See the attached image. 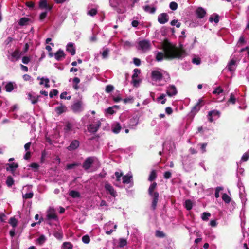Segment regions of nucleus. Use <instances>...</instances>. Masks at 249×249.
Masks as SVG:
<instances>
[{"instance_id": "f257e3e1", "label": "nucleus", "mask_w": 249, "mask_h": 249, "mask_svg": "<svg viewBox=\"0 0 249 249\" xmlns=\"http://www.w3.org/2000/svg\"><path fill=\"white\" fill-rule=\"evenodd\" d=\"M164 53L158 52L156 54V59L161 61L164 57L168 58H182L186 55L185 52L170 44H165L163 47Z\"/></svg>"}, {"instance_id": "f03ea898", "label": "nucleus", "mask_w": 249, "mask_h": 249, "mask_svg": "<svg viewBox=\"0 0 249 249\" xmlns=\"http://www.w3.org/2000/svg\"><path fill=\"white\" fill-rule=\"evenodd\" d=\"M151 78L156 82H160L162 80H164V82H167L170 79V76L165 71L159 69L152 71Z\"/></svg>"}, {"instance_id": "7ed1b4c3", "label": "nucleus", "mask_w": 249, "mask_h": 249, "mask_svg": "<svg viewBox=\"0 0 249 249\" xmlns=\"http://www.w3.org/2000/svg\"><path fill=\"white\" fill-rule=\"evenodd\" d=\"M151 49V43L149 41L143 40L138 43V50L142 53L146 52Z\"/></svg>"}, {"instance_id": "20e7f679", "label": "nucleus", "mask_w": 249, "mask_h": 249, "mask_svg": "<svg viewBox=\"0 0 249 249\" xmlns=\"http://www.w3.org/2000/svg\"><path fill=\"white\" fill-rule=\"evenodd\" d=\"M104 228L106 231V233L110 235L113 231L116 230L117 225L114 224L113 222L111 221H109L104 226Z\"/></svg>"}, {"instance_id": "39448f33", "label": "nucleus", "mask_w": 249, "mask_h": 249, "mask_svg": "<svg viewBox=\"0 0 249 249\" xmlns=\"http://www.w3.org/2000/svg\"><path fill=\"white\" fill-rule=\"evenodd\" d=\"M237 63L238 60L237 58L234 57L231 58L227 66L228 70L231 72H234L237 65Z\"/></svg>"}, {"instance_id": "423d86ee", "label": "nucleus", "mask_w": 249, "mask_h": 249, "mask_svg": "<svg viewBox=\"0 0 249 249\" xmlns=\"http://www.w3.org/2000/svg\"><path fill=\"white\" fill-rule=\"evenodd\" d=\"M220 117L219 111L213 110L209 111L208 115V118L209 121L212 122L214 120L218 119Z\"/></svg>"}, {"instance_id": "0eeeda50", "label": "nucleus", "mask_w": 249, "mask_h": 249, "mask_svg": "<svg viewBox=\"0 0 249 249\" xmlns=\"http://www.w3.org/2000/svg\"><path fill=\"white\" fill-rule=\"evenodd\" d=\"M21 55V53L18 50H16L14 52H12L10 55H8V59L12 61L15 62L17 61L19 59Z\"/></svg>"}, {"instance_id": "6e6552de", "label": "nucleus", "mask_w": 249, "mask_h": 249, "mask_svg": "<svg viewBox=\"0 0 249 249\" xmlns=\"http://www.w3.org/2000/svg\"><path fill=\"white\" fill-rule=\"evenodd\" d=\"M178 93L176 87L173 85H171L168 86L166 88V93L168 96L172 97L176 95Z\"/></svg>"}, {"instance_id": "1a4fd4ad", "label": "nucleus", "mask_w": 249, "mask_h": 249, "mask_svg": "<svg viewBox=\"0 0 249 249\" xmlns=\"http://www.w3.org/2000/svg\"><path fill=\"white\" fill-rule=\"evenodd\" d=\"M95 159V158L93 157L87 158L83 163V167L85 170L89 169L91 167V164L93 163Z\"/></svg>"}, {"instance_id": "9d476101", "label": "nucleus", "mask_w": 249, "mask_h": 249, "mask_svg": "<svg viewBox=\"0 0 249 249\" xmlns=\"http://www.w3.org/2000/svg\"><path fill=\"white\" fill-rule=\"evenodd\" d=\"M100 126V122L99 121H97L89 124L88 127V129L89 131L91 133H95L97 131Z\"/></svg>"}, {"instance_id": "9b49d317", "label": "nucleus", "mask_w": 249, "mask_h": 249, "mask_svg": "<svg viewBox=\"0 0 249 249\" xmlns=\"http://www.w3.org/2000/svg\"><path fill=\"white\" fill-rule=\"evenodd\" d=\"M47 217L48 219L57 220V216L54 209L50 208L47 211Z\"/></svg>"}, {"instance_id": "f8f14e48", "label": "nucleus", "mask_w": 249, "mask_h": 249, "mask_svg": "<svg viewBox=\"0 0 249 249\" xmlns=\"http://www.w3.org/2000/svg\"><path fill=\"white\" fill-rule=\"evenodd\" d=\"M138 123L139 118L135 116L129 120L128 126L130 129H135Z\"/></svg>"}, {"instance_id": "ddd939ff", "label": "nucleus", "mask_w": 249, "mask_h": 249, "mask_svg": "<svg viewBox=\"0 0 249 249\" xmlns=\"http://www.w3.org/2000/svg\"><path fill=\"white\" fill-rule=\"evenodd\" d=\"M169 20L168 15L165 13L160 14L158 16V22L162 24H165Z\"/></svg>"}, {"instance_id": "4468645a", "label": "nucleus", "mask_w": 249, "mask_h": 249, "mask_svg": "<svg viewBox=\"0 0 249 249\" xmlns=\"http://www.w3.org/2000/svg\"><path fill=\"white\" fill-rule=\"evenodd\" d=\"M39 97L38 95L34 92L29 93L28 94V98L31 101L33 104H35L38 102Z\"/></svg>"}, {"instance_id": "2eb2a0df", "label": "nucleus", "mask_w": 249, "mask_h": 249, "mask_svg": "<svg viewBox=\"0 0 249 249\" xmlns=\"http://www.w3.org/2000/svg\"><path fill=\"white\" fill-rule=\"evenodd\" d=\"M82 109V103L80 101L75 102L72 106V109L74 112H80Z\"/></svg>"}, {"instance_id": "dca6fc26", "label": "nucleus", "mask_w": 249, "mask_h": 249, "mask_svg": "<svg viewBox=\"0 0 249 249\" xmlns=\"http://www.w3.org/2000/svg\"><path fill=\"white\" fill-rule=\"evenodd\" d=\"M39 8L41 9H45L46 11H49L52 7L50 6L47 3L46 0H41L39 4Z\"/></svg>"}, {"instance_id": "f3484780", "label": "nucleus", "mask_w": 249, "mask_h": 249, "mask_svg": "<svg viewBox=\"0 0 249 249\" xmlns=\"http://www.w3.org/2000/svg\"><path fill=\"white\" fill-rule=\"evenodd\" d=\"M56 112L60 115L64 112H65L67 110V107L66 106L63 105L62 103H60V106L57 107L55 108Z\"/></svg>"}, {"instance_id": "a211bd4d", "label": "nucleus", "mask_w": 249, "mask_h": 249, "mask_svg": "<svg viewBox=\"0 0 249 249\" xmlns=\"http://www.w3.org/2000/svg\"><path fill=\"white\" fill-rule=\"evenodd\" d=\"M203 100L202 99H199L197 104L193 107L192 109V112L193 113H196L200 109L201 107L203 105Z\"/></svg>"}, {"instance_id": "6ab92c4d", "label": "nucleus", "mask_w": 249, "mask_h": 249, "mask_svg": "<svg viewBox=\"0 0 249 249\" xmlns=\"http://www.w3.org/2000/svg\"><path fill=\"white\" fill-rule=\"evenodd\" d=\"M65 57V54L62 50H59L55 54L54 57L57 61H61Z\"/></svg>"}, {"instance_id": "aec40b11", "label": "nucleus", "mask_w": 249, "mask_h": 249, "mask_svg": "<svg viewBox=\"0 0 249 249\" xmlns=\"http://www.w3.org/2000/svg\"><path fill=\"white\" fill-rule=\"evenodd\" d=\"M121 129L120 124L118 122L114 123L111 126V129L113 133L117 134L119 133Z\"/></svg>"}, {"instance_id": "412c9836", "label": "nucleus", "mask_w": 249, "mask_h": 249, "mask_svg": "<svg viewBox=\"0 0 249 249\" xmlns=\"http://www.w3.org/2000/svg\"><path fill=\"white\" fill-rule=\"evenodd\" d=\"M105 187L106 190L112 196L115 197L116 196V191L114 190L112 186H111L110 184L106 183L105 184Z\"/></svg>"}, {"instance_id": "4be33fe9", "label": "nucleus", "mask_w": 249, "mask_h": 249, "mask_svg": "<svg viewBox=\"0 0 249 249\" xmlns=\"http://www.w3.org/2000/svg\"><path fill=\"white\" fill-rule=\"evenodd\" d=\"M153 197V201L152 203V208L153 210H155L156 209L157 202L159 198V193L157 192H155L153 194V196H152Z\"/></svg>"}, {"instance_id": "5701e85b", "label": "nucleus", "mask_w": 249, "mask_h": 249, "mask_svg": "<svg viewBox=\"0 0 249 249\" xmlns=\"http://www.w3.org/2000/svg\"><path fill=\"white\" fill-rule=\"evenodd\" d=\"M37 80H40V82L39 83V84L40 85H44V87L45 88H49L50 87V85H49V82H50V80L48 78H40V77H38L37 78Z\"/></svg>"}, {"instance_id": "b1692460", "label": "nucleus", "mask_w": 249, "mask_h": 249, "mask_svg": "<svg viewBox=\"0 0 249 249\" xmlns=\"http://www.w3.org/2000/svg\"><path fill=\"white\" fill-rule=\"evenodd\" d=\"M196 14L199 18H202L205 17L206 12L203 8L199 7L196 10Z\"/></svg>"}, {"instance_id": "393cba45", "label": "nucleus", "mask_w": 249, "mask_h": 249, "mask_svg": "<svg viewBox=\"0 0 249 249\" xmlns=\"http://www.w3.org/2000/svg\"><path fill=\"white\" fill-rule=\"evenodd\" d=\"M47 238L44 235H40L36 240V243L37 245H42L46 241Z\"/></svg>"}, {"instance_id": "a878e982", "label": "nucleus", "mask_w": 249, "mask_h": 249, "mask_svg": "<svg viewBox=\"0 0 249 249\" xmlns=\"http://www.w3.org/2000/svg\"><path fill=\"white\" fill-rule=\"evenodd\" d=\"M66 50L71 53V55H74L75 54V48L73 46V44L71 43H69L67 44Z\"/></svg>"}, {"instance_id": "bb28decb", "label": "nucleus", "mask_w": 249, "mask_h": 249, "mask_svg": "<svg viewBox=\"0 0 249 249\" xmlns=\"http://www.w3.org/2000/svg\"><path fill=\"white\" fill-rule=\"evenodd\" d=\"M80 80L78 77H74L72 80V87L73 89L76 90H78L79 89V86H78V84L80 83Z\"/></svg>"}, {"instance_id": "cd10ccee", "label": "nucleus", "mask_w": 249, "mask_h": 249, "mask_svg": "<svg viewBox=\"0 0 249 249\" xmlns=\"http://www.w3.org/2000/svg\"><path fill=\"white\" fill-rule=\"evenodd\" d=\"M132 178V176L130 174H127L126 175L124 176L122 178L123 183L124 184H127L131 182Z\"/></svg>"}, {"instance_id": "c85d7f7f", "label": "nucleus", "mask_w": 249, "mask_h": 249, "mask_svg": "<svg viewBox=\"0 0 249 249\" xmlns=\"http://www.w3.org/2000/svg\"><path fill=\"white\" fill-rule=\"evenodd\" d=\"M79 145V142L77 140L72 141L68 147V149L70 150H74L76 149Z\"/></svg>"}, {"instance_id": "c756f323", "label": "nucleus", "mask_w": 249, "mask_h": 249, "mask_svg": "<svg viewBox=\"0 0 249 249\" xmlns=\"http://www.w3.org/2000/svg\"><path fill=\"white\" fill-rule=\"evenodd\" d=\"M213 93L215 94H216L218 95H220V94H222V97L221 99H220L219 100H218V101L221 102V101H222L224 99V96L222 94L223 93V89L220 87L216 88L215 89V90L213 91Z\"/></svg>"}, {"instance_id": "7c9ffc66", "label": "nucleus", "mask_w": 249, "mask_h": 249, "mask_svg": "<svg viewBox=\"0 0 249 249\" xmlns=\"http://www.w3.org/2000/svg\"><path fill=\"white\" fill-rule=\"evenodd\" d=\"M6 170L13 172L18 167V164L16 163H9L7 164Z\"/></svg>"}, {"instance_id": "2f4dec72", "label": "nucleus", "mask_w": 249, "mask_h": 249, "mask_svg": "<svg viewBox=\"0 0 249 249\" xmlns=\"http://www.w3.org/2000/svg\"><path fill=\"white\" fill-rule=\"evenodd\" d=\"M73 124L69 122L67 123L64 127L65 132L69 133L70 131H73Z\"/></svg>"}, {"instance_id": "473e14b6", "label": "nucleus", "mask_w": 249, "mask_h": 249, "mask_svg": "<svg viewBox=\"0 0 249 249\" xmlns=\"http://www.w3.org/2000/svg\"><path fill=\"white\" fill-rule=\"evenodd\" d=\"M209 21L211 22H214L217 23L219 22V16L216 14H213L210 16Z\"/></svg>"}, {"instance_id": "72a5a7b5", "label": "nucleus", "mask_w": 249, "mask_h": 249, "mask_svg": "<svg viewBox=\"0 0 249 249\" xmlns=\"http://www.w3.org/2000/svg\"><path fill=\"white\" fill-rule=\"evenodd\" d=\"M143 9L145 11L150 13V14H153L156 11V8L154 7H150L148 5H146L143 7Z\"/></svg>"}, {"instance_id": "f704fd0d", "label": "nucleus", "mask_w": 249, "mask_h": 249, "mask_svg": "<svg viewBox=\"0 0 249 249\" xmlns=\"http://www.w3.org/2000/svg\"><path fill=\"white\" fill-rule=\"evenodd\" d=\"M157 186V183L156 182H153L151 184L150 186L149 189H148V193L149 195L151 196H153V191L155 190Z\"/></svg>"}, {"instance_id": "c9c22d12", "label": "nucleus", "mask_w": 249, "mask_h": 249, "mask_svg": "<svg viewBox=\"0 0 249 249\" xmlns=\"http://www.w3.org/2000/svg\"><path fill=\"white\" fill-rule=\"evenodd\" d=\"M222 199L227 204L229 203L231 201V198L226 193L223 194Z\"/></svg>"}, {"instance_id": "e433bc0d", "label": "nucleus", "mask_w": 249, "mask_h": 249, "mask_svg": "<svg viewBox=\"0 0 249 249\" xmlns=\"http://www.w3.org/2000/svg\"><path fill=\"white\" fill-rule=\"evenodd\" d=\"M5 90L7 92H11L14 89L13 84L12 82L7 83L5 86Z\"/></svg>"}, {"instance_id": "4c0bfd02", "label": "nucleus", "mask_w": 249, "mask_h": 249, "mask_svg": "<svg viewBox=\"0 0 249 249\" xmlns=\"http://www.w3.org/2000/svg\"><path fill=\"white\" fill-rule=\"evenodd\" d=\"M185 207L187 210H190L192 208L193 203L191 200H186L185 201Z\"/></svg>"}, {"instance_id": "58836bf2", "label": "nucleus", "mask_w": 249, "mask_h": 249, "mask_svg": "<svg viewBox=\"0 0 249 249\" xmlns=\"http://www.w3.org/2000/svg\"><path fill=\"white\" fill-rule=\"evenodd\" d=\"M211 214L209 212H204L202 213L201 215V218L203 221H207L208 220L209 217L211 216Z\"/></svg>"}, {"instance_id": "ea45409f", "label": "nucleus", "mask_w": 249, "mask_h": 249, "mask_svg": "<svg viewBox=\"0 0 249 249\" xmlns=\"http://www.w3.org/2000/svg\"><path fill=\"white\" fill-rule=\"evenodd\" d=\"M69 195L73 198H78L80 197V194L78 192L71 190L69 193Z\"/></svg>"}, {"instance_id": "a19ab883", "label": "nucleus", "mask_w": 249, "mask_h": 249, "mask_svg": "<svg viewBox=\"0 0 249 249\" xmlns=\"http://www.w3.org/2000/svg\"><path fill=\"white\" fill-rule=\"evenodd\" d=\"M192 62L194 64L199 65L201 63V59L199 57L195 55L193 58Z\"/></svg>"}, {"instance_id": "79ce46f5", "label": "nucleus", "mask_w": 249, "mask_h": 249, "mask_svg": "<svg viewBox=\"0 0 249 249\" xmlns=\"http://www.w3.org/2000/svg\"><path fill=\"white\" fill-rule=\"evenodd\" d=\"M29 21V18H20L19 21V24L21 26L25 25L27 24L28 22Z\"/></svg>"}, {"instance_id": "37998d69", "label": "nucleus", "mask_w": 249, "mask_h": 249, "mask_svg": "<svg viewBox=\"0 0 249 249\" xmlns=\"http://www.w3.org/2000/svg\"><path fill=\"white\" fill-rule=\"evenodd\" d=\"M160 102L162 104H164L165 103L166 99L165 98V95L164 94H161L158 98L157 101Z\"/></svg>"}, {"instance_id": "c03bdc74", "label": "nucleus", "mask_w": 249, "mask_h": 249, "mask_svg": "<svg viewBox=\"0 0 249 249\" xmlns=\"http://www.w3.org/2000/svg\"><path fill=\"white\" fill-rule=\"evenodd\" d=\"M72 245L69 242H65L63 244V249H72Z\"/></svg>"}, {"instance_id": "a18cd8bd", "label": "nucleus", "mask_w": 249, "mask_h": 249, "mask_svg": "<svg viewBox=\"0 0 249 249\" xmlns=\"http://www.w3.org/2000/svg\"><path fill=\"white\" fill-rule=\"evenodd\" d=\"M156 177L157 176L156 171L153 170L150 173V174L148 178V180L150 181H152V180H154L156 178Z\"/></svg>"}, {"instance_id": "49530a36", "label": "nucleus", "mask_w": 249, "mask_h": 249, "mask_svg": "<svg viewBox=\"0 0 249 249\" xmlns=\"http://www.w3.org/2000/svg\"><path fill=\"white\" fill-rule=\"evenodd\" d=\"M68 93L67 92H63L60 94V97L61 99L70 100L71 99V96H67Z\"/></svg>"}, {"instance_id": "de8ad7c7", "label": "nucleus", "mask_w": 249, "mask_h": 249, "mask_svg": "<svg viewBox=\"0 0 249 249\" xmlns=\"http://www.w3.org/2000/svg\"><path fill=\"white\" fill-rule=\"evenodd\" d=\"M249 158V152H247L243 155V156L241 158V160L242 162H245L248 160Z\"/></svg>"}, {"instance_id": "09e8293b", "label": "nucleus", "mask_w": 249, "mask_h": 249, "mask_svg": "<svg viewBox=\"0 0 249 249\" xmlns=\"http://www.w3.org/2000/svg\"><path fill=\"white\" fill-rule=\"evenodd\" d=\"M116 107V106H114L113 107H109L106 110L107 113L111 115L115 113V111L114 110V108Z\"/></svg>"}, {"instance_id": "8fccbe9b", "label": "nucleus", "mask_w": 249, "mask_h": 249, "mask_svg": "<svg viewBox=\"0 0 249 249\" xmlns=\"http://www.w3.org/2000/svg\"><path fill=\"white\" fill-rule=\"evenodd\" d=\"M9 224L13 227L17 226V221L14 217H11L9 221Z\"/></svg>"}, {"instance_id": "3c124183", "label": "nucleus", "mask_w": 249, "mask_h": 249, "mask_svg": "<svg viewBox=\"0 0 249 249\" xmlns=\"http://www.w3.org/2000/svg\"><path fill=\"white\" fill-rule=\"evenodd\" d=\"M54 236L58 239H62L63 238V233L62 231H56L54 233Z\"/></svg>"}, {"instance_id": "603ef678", "label": "nucleus", "mask_w": 249, "mask_h": 249, "mask_svg": "<svg viewBox=\"0 0 249 249\" xmlns=\"http://www.w3.org/2000/svg\"><path fill=\"white\" fill-rule=\"evenodd\" d=\"M223 189V188L222 187H217L215 189V197L217 198L219 197V192Z\"/></svg>"}, {"instance_id": "864d4df0", "label": "nucleus", "mask_w": 249, "mask_h": 249, "mask_svg": "<svg viewBox=\"0 0 249 249\" xmlns=\"http://www.w3.org/2000/svg\"><path fill=\"white\" fill-rule=\"evenodd\" d=\"M82 242L83 243H84L85 244H88L89 243L90 239L88 235H86L82 237Z\"/></svg>"}, {"instance_id": "5fc2aeb1", "label": "nucleus", "mask_w": 249, "mask_h": 249, "mask_svg": "<svg viewBox=\"0 0 249 249\" xmlns=\"http://www.w3.org/2000/svg\"><path fill=\"white\" fill-rule=\"evenodd\" d=\"M33 196V193L32 192H30L29 193H27L23 195V197L25 199H29L32 198Z\"/></svg>"}, {"instance_id": "6e6d98bb", "label": "nucleus", "mask_w": 249, "mask_h": 249, "mask_svg": "<svg viewBox=\"0 0 249 249\" xmlns=\"http://www.w3.org/2000/svg\"><path fill=\"white\" fill-rule=\"evenodd\" d=\"M14 183V180L11 177H8L6 180V184L9 187L11 186Z\"/></svg>"}, {"instance_id": "4d7b16f0", "label": "nucleus", "mask_w": 249, "mask_h": 249, "mask_svg": "<svg viewBox=\"0 0 249 249\" xmlns=\"http://www.w3.org/2000/svg\"><path fill=\"white\" fill-rule=\"evenodd\" d=\"M134 73L132 75V79L138 78V75L140 73V70L138 69H135L133 71Z\"/></svg>"}, {"instance_id": "13d9d810", "label": "nucleus", "mask_w": 249, "mask_h": 249, "mask_svg": "<svg viewBox=\"0 0 249 249\" xmlns=\"http://www.w3.org/2000/svg\"><path fill=\"white\" fill-rule=\"evenodd\" d=\"M97 11L96 9L93 8L88 11V14L91 16H94L97 14Z\"/></svg>"}, {"instance_id": "bf43d9fd", "label": "nucleus", "mask_w": 249, "mask_h": 249, "mask_svg": "<svg viewBox=\"0 0 249 249\" xmlns=\"http://www.w3.org/2000/svg\"><path fill=\"white\" fill-rule=\"evenodd\" d=\"M207 144L206 143H200L198 144L200 146L201 152L202 153L205 152L206 151V146Z\"/></svg>"}, {"instance_id": "052dcab7", "label": "nucleus", "mask_w": 249, "mask_h": 249, "mask_svg": "<svg viewBox=\"0 0 249 249\" xmlns=\"http://www.w3.org/2000/svg\"><path fill=\"white\" fill-rule=\"evenodd\" d=\"M58 93V91L57 89H52L49 93L50 98H53L54 96H56Z\"/></svg>"}, {"instance_id": "680f3d73", "label": "nucleus", "mask_w": 249, "mask_h": 249, "mask_svg": "<svg viewBox=\"0 0 249 249\" xmlns=\"http://www.w3.org/2000/svg\"><path fill=\"white\" fill-rule=\"evenodd\" d=\"M171 25L172 26H176L177 27L179 28L181 25V23L179 22L178 20L175 19L171 22Z\"/></svg>"}, {"instance_id": "e2e57ef3", "label": "nucleus", "mask_w": 249, "mask_h": 249, "mask_svg": "<svg viewBox=\"0 0 249 249\" xmlns=\"http://www.w3.org/2000/svg\"><path fill=\"white\" fill-rule=\"evenodd\" d=\"M236 102V98H235L233 94L231 93L230 95V98L228 100V102L231 103L232 104H234Z\"/></svg>"}, {"instance_id": "0e129e2a", "label": "nucleus", "mask_w": 249, "mask_h": 249, "mask_svg": "<svg viewBox=\"0 0 249 249\" xmlns=\"http://www.w3.org/2000/svg\"><path fill=\"white\" fill-rule=\"evenodd\" d=\"M169 6L171 9H172V10H175L178 8V4L175 2H171Z\"/></svg>"}, {"instance_id": "69168bd1", "label": "nucleus", "mask_w": 249, "mask_h": 249, "mask_svg": "<svg viewBox=\"0 0 249 249\" xmlns=\"http://www.w3.org/2000/svg\"><path fill=\"white\" fill-rule=\"evenodd\" d=\"M109 53V50L107 48L102 53V55L104 59L107 58L108 57Z\"/></svg>"}, {"instance_id": "338daca9", "label": "nucleus", "mask_w": 249, "mask_h": 249, "mask_svg": "<svg viewBox=\"0 0 249 249\" xmlns=\"http://www.w3.org/2000/svg\"><path fill=\"white\" fill-rule=\"evenodd\" d=\"M127 241L125 239L121 238L120 239L119 245L120 247H124L126 245Z\"/></svg>"}, {"instance_id": "774afa93", "label": "nucleus", "mask_w": 249, "mask_h": 249, "mask_svg": "<svg viewBox=\"0 0 249 249\" xmlns=\"http://www.w3.org/2000/svg\"><path fill=\"white\" fill-rule=\"evenodd\" d=\"M122 172H116L115 173V176L116 178L117 181H120L121 180V178L122 177Z\"/></svg>"}]
</instances>
